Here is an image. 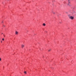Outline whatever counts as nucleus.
<instances>
[{
    "label": "nucleus",
    "mask_w": 76,
    "mask_h": 76,
    "mask_svg": "<svg viewBox=\"0 0 76 76\" xmlns=\"http://www.w3.org/2000/svg\"><path fill=\"white\" fill-rule=\"evenodd\" d=\"M24 73L25 74H26V71L24 72Z\"/></svg>",
    "instance_id": "39448f33"
},
{
    "label": "nucleus",
    "mask_w": 76,
    "mask_h": 76,
    "mask_svg": "<svg viewBox=\"0 0 76 76\" xmlns=\"http://www.w3.org/2000/svg\"><path fill=\"white\" fill-rule=\"evenodd\" d=\"M1 58H0V61H1Z\"/></svg>",
    "instance_id": "9b49d317"
},
{
    "label": "nucleus",
    "mask_w": 76,
    "mask_h": 76,
    "mask_svg": "<svg viewBox=\"0 0 76 76\" xmlns=\"http://www.w3.org/2000/svg\"><path fill=\"white\" fill-rule=\"evenodd\" d=\"M50 50H51L50 49L49 50H48V51H50Z\"/></svg>",
    "instance_id": "9d476101"
},
{
    "label": "nucleus",
    "mask_w": 76,
    "mask_h": 76,
    "mask_svg": "<svg viewBox=\"0 0 76 76\" xmlns=\"http://www.w3.org/2000/svg\"><path fill=\"white\" fill-rule=\"evenodd\" d=\"M3 27H4L5 26H4V25H3Z\"/></svg>",
    "instance_id": "6e6552de"
},
{
    "label": "nucleus",
    "mask_w": 76,
    "mask_h": 76,
    "mask_svg": "<svg viewBox=\"0 0 76 76\" xmlns=\"http://www.w3.org/2000/svg\"><path fill=\"white\" fill-rule=\"evenodd\" d=\"M15 34L16 35H18V32H17V31H16Z\"/></svg>",
    "instance_id": "f03ea898"
},
{
    "label": "nucleus",
    "mask_w": 76,
    "mask_h": 76,
    "mask_svg": "<svg viewBox=\"0 0 76 76\" xmlns=\"http://www.w3.org/2000/svg\"><path fill=\"white\" fill-rule=\"evenodd\" d=\"M2 34H3V33H2Z\"/></svg>",
    "instance_id": "4468645a"
},
{
    "label": "nucleus",
    "mask_w": 76,
    "mask_h": 76,
    "mask_svg": "<svg viewBox=\"0 0 76 76\" xmlns=\"http://www.w3.org/2000/svg\"><path fill=\"white\" fill-rule=\"evenodd\" d=\"M70 2H69V4H68L69 6H70Z\"/></svg>",
    "instance_id": "423d86ee"
},
{
    "label": "nucleus",
    "mask_w": 76,
    "mask_h": 76,
    "mask_svg": "<svg viewBox=\"0 0 76 76\" xmlns=\"http://www.w3.org/2000/svg\"><path fill=\"white\" fill-rule=\"evenodd\" d=\"M68 16L69 17V19H70L72 20H73V19H74V17L72 16H70L69 15H68Z\"/></svg>",
    "instance_id": "f257e3e1"
},
{
    "label": "nucleus",
    "mask_w": 76,
    "mask_h": 76,
    "mask_svg": "<svg viewBox=\"0 0 76 76\" xmlns=\"http://www.w3.org/2000/svg\"><path fill=\"white\" fill-rule=\"evenodd\" d=\"M45 23H43L42 24L43 26H45Z\"/></svg>",
    "instance_id": "7ed1b4c3"
},
{
    "label": "nucleus",
    "mask_w": 76,
    "mask_h": 76,
    "mask_svg": "<svg viewBox=\"0 0 76 76\" xmlns=\"http://www.w3.org/2000/svg\"><path fill=\"white\" fill-rule=\"evenodd\" d=\"M21 47L22 48H23V47H24V45H22L21 46Z\"/></svg>",
    "instance_id": "20e7f679"
},
{
    "label": "nucleus",
    "mask_w": 76,
    "mask_h": 76,
    "mask_svg": "<svg viewBox=\"0 0 76 76\" xmlns=\"http://www.w3.org/2000/svg\"><path fill=\"white\" fill-rule=\"evenodd\" d=\"M1 42H2L1 41Z\"/></svg>",
    "instance_id": "2eb2a0df"
},
{
    "label": "nucleus",
    "mask_w": 76,
    "mask_h": 76,
    "mask_svg": "<svg viewBox=\"0 0 76 76\" xmlns=\"http://www.w3.org/2000/svg\"><path fill=\"white\" fill-rule=\"evenodd\" d=\"M4 38L2 39V41H4Z\"/></svg>",
    "instance_id": "1a4fd4ad"
},
{
    "label": "nucleus",
    "mask_w": 76,
    "mask_h": 76,
    "mask_svg": "<svg viewBox=\"0 0 76 76\" xmlns=\"http://www.w3.org/2000/svg\"><path fill=\"white\" fill-rule=\"evenodd\" d=\"M3 21H2V23H3Z\"/></svg>",
    "instance_id": "ddd939ff"
},
{
    "label": "nucleus",
    "mask_w": 76,
    "mask_h": 76,
    "mask_svg": "<svg viewBox=\"0 0 76 76\" xmlns=\"http://www.w3.org/2000/svg\"><path fill=\"white\" fill-rule=\"evenodd\" d=\"M52 13L53 14H55V12H52Z\"/></svg>",
    "instance_id": "0eeeda50"
},
{
    "label": "nucleus",
    "mask_w": 76,
    "mask_h": 76,
    "mask_svg": "<svg viewBox=\"0 0 76 76\" xmlns=\"http://www.w3.org/2000/svg\"><path fill=\"white\" fill-rule=\"evenodd\" d=\"M68 1H69V0Z\"/></svg>",
    "instance_id": "f8f14e48"
}]
</instances>
